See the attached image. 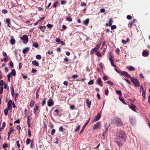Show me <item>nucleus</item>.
Masks as SVG:
<instances>
[{
  "instance_id": "ea45409f",
  "label": "nucleus",
  "mask_w": 150,
  "mask_h": 150,
  "mask_svg": "<svg viewBox=\"0 0 150 150\" xmlns=\"http://www.w3.org/2000/svg\"><path fill=\"white\" fill-rule=\"evenodd\" d=\"M53 25L51 24H48L46 25V26L48 28H51L53 27Z\"/></svg>"
},
{
  "instance_id": "79ce46f5",
  "label": "nucleus",
  "mask_w": 150,
  "mask_h": 150,
  "mask_svg": "<svg viewBox=\"0 0 150 150\" xmlns=\"http://www.w3.org/2000/svg\"><path fill=\"white\" fill-rule=\"evenodd\" d=\"M4 84V81L3 80H1L0 81V86H2Z\"/></svg>"
},
{
  "instance_id": "f03ea898",
  "label": "nucleus",
  "mask_w": 150,
  "mask_h": 150,
  "mask_svg": "<svg viewBox=\"0 0 150 150\" xmlns=\"http://www.w3.org/2000/svg\"><path fill=\"white\" fill-rule=\"evenodd\" d=\"M114 122L118 126H121L123 125L121 119L118 117H116L114 118Z\"/></svg>"
},
{
  "instance_id": "6e6d98bb",
  "label": "nucleus",
  "mask_w": 150,
  "mask_h": 150,
  "mask_svg": "<svg viewBox=\"0 0 150 150\" xmlns=\"http://www.w3.org/2000/svg\"><path fill=\"white\" fill-rule=\"evenodd\" d=\"M30 117L29 116H28L27 117V124H29V123H30Z\"/></svg>"
},
{
  "instance_id": "09e8293b",
  "label": "nucleus",
  "mask_w": 150,
  "mask_h": 150,
  "mask_svg": "<svg viewBox=\"0 0 150 150\" xmlns=\"http://www.w3.org/2000/svg\"><path fill=\"white\" fill-rule=\"evenodd\" d=\"M55 130L54 129H52V132H51V134L52 135H53L55 133Z\"/></svg>"
},
{
  "instance_id": "473e14b6",
  "label": "nucleus",
  "mask_w": 150,
  "mask_h": 150,
  "mask_svg": "<svg viewBox=\"0 0 150 150\" xmlns=\"http://www.w3.org/2000/svg\"><path fill=\"white\" fill-rule=\"evenodd\" d=\"M14 129L13 127L11 128L10 129L9 132L8 133V134H10L11 132H13L14 131Z\"/></svg>"
},
{
  "instance_id": "603ef678",
  "label": "nucleus",
  "mask_w": 150,
  "mask_h": 150,
  "mask_svg": "<svg viewBox=\"0 0 150 150\" xmlns=\"http://www.w3.org/2000/svg\"><path fill=\"white\" fill-rule=\"evenodd\" d=\"M105 94L106 96H108V89H106L105 91Z\"/></svg>"
},
{
  "instance_id": "9d476101",
  "label": "nucleus",
  "mask_w": 150,
  "mask_h": 150,
  "mask_svg": "<svg viewBox=\"0 0 150 150\" xmlns=\"http://www.w3.org/2000/svg\"><path fill=\"white\" fill-rule=\"evenodd\" d=\"M16 42L15 40L14 39V37L13 36L11 35V39L10 40V43L11 45L14 44Z\"/></svg>"
},
{
  "instance_id": "774afa93",
  "label": "nucleus",
  "mask_w": 150,
  "mask_h": 150,
  "mask_svg": "<svg viewBox=\"0 0 150 150\" xmlns=\"http://www.w3.org/2000/svg\"><path fill=\"white\" fill-rule=\"evenodd\" d=\"M63 127H62V126L60 127L59 128V131L60 132L62 131L63 130Z\"/></svg>"
},
{
  "instance_id": "393cba45",
  "label": "nucleus",
  "mask_w": 150,
  "mask_h": 150,
  "mask_svg": "<svg viewBox=\"0 0 150 150\" xmlns=\"http://www.w3.org/2000/svg\"><path fill=\"white\" fill-rule=\"evenodd\" d=\"M10 109H8V108H7L5 109L4 110V113L5 115H8V110H9Z\"/></svg>"
},
{
  "instance_id": "8fccbe9b",
  "label": "nucleus",
  "mask_w": 150,
  "mask_h": 150,
  "mask_svg": "<svg viewBox=\"0 0 150 150\" xmlns=\"http://www.w3.org/2000/svg\"><path fill=\"white\" fill-rule=\"evenodd\" d=\"M78 76V75H77V74H74L72 76V78L73 79H75L77 78Z\"/></svg>"
},
{
  "instance_id": "ddd939ff",
  "label": "nucleus",
  "mask_w": 150,
  "mask_h": 150,
  "mask_svg": "<svg viewBox=\"0 0 150 150\" xmlns=\"http://www.w3.org/2000/svg\"><path fill=\"white\" fill-rule=\"evenodd\" d=\"M96 82L98 83V84L99 85L101 86H103L102 82L100 78H99L98 79H97L96 80Z\"/></svg>"
},
{
  "instance_id": "f704fd0d",
  "label": "nucleus",
  "mask_w": 150,
  "mask_h": 150,
  "mask_svg": "<svg viewBox=\"0 0 150 150\" xmlns=\"http://www.w3.org/2000/svg\"><path fill=\"white\" fill-rule=\"evenodd\" d=\"M30 103V107H32L35 104L34 102L32 100L31 101Z\"/></svg>"
},
{
  "instance_id": "37998d69",
  "label": "nucleus",
  "mask_w": 150,
  "mask_h": 150,
  "mask_svg": "<svg viewBox=\"0 0 150 150\" xmlns=\"http://www.w3.org/2000/svg\"><path fill=\"white\" fill-rule=\"evenodd\" d=\"M86 3L83 2H81V5L82 6H86Z\"/></svg>"
},
{
  "instance_id": "6e6552de",
  "label": "nucleus",
  "mask_w": 150,
  "mask_h": 150,
  "mask_svg": "<svg viewBox=\"0 0 150 150\" xmlns=\"http://www.w3.org/2000/svg\"><path fill=\"white\" fill-rule=\"evenodd\" d=\"M101 122H98L97 123L95 124L93 127L94 129H97L99 128L100 126Z\"/></svg>"
},
{
  "instance_id": "f8f14e48",
  "label": "nucleus",
  "mask_w": 150,
  "mask_h": 150,
  "mask_svg": "<svg viewBox=\"0 0 150 150\" xmlns=\"http://www.w3.org/2000/svg\"><path fill=\"white\" fill-rule=\"evenodd\" d=\"M129 107L134 111H136V106L133 104H131V105H129Z\"/></svg>"
},
{
  "instance_id": "a18cd8bd",
  "label": "nucleus",
  "mask_w": 150,
  "mask_h": 150,
  "mask_svg": "<svg viewBox=\"0 0 150 150\" xmlns=\"http://www.w3.org/2000/svg\"><path fill=\"white\" fill-rule=\"evenodd\" d=\"M3 86H1L0 90V94H1L3 92Z\"/></svg>"
},
{
  "instance_id": "a211bd4d",
  "label": "nucleus",
  "mask_w": 150,
  "mask_h": 150,
  "mask_svg": "<svg viewBox=\"0 0 150 150\" xmlns=\"http://www.w3.org/2000/svg\"><path fill=\"white\" fill-rule=\"evenodd\" d=\"M109 59L111 65L115 67H116V66L113 63V59L111 58H110Z\"/></svg>"
},
{
  "instance_id": "7c9ffc66",
  "label": "nucleus",
  "mask_w": 150,
  "mask_h": 150,
  "mask_svg": "<svg viewBox=\"0 0 150 150\" xmlns=\"http://www.w3.org/2000/svg\"><path fill=\"white\" fill-rule=\"evenodd\" d=\"M106 83L110 85H111L112 86H113L114 85V84L111 81H108L106 82Z\"/></svg>"
},
{
  "instance_id": "f3484780",
  "label": "nucleus",
  "mask_w": 150,
  "mask_h": 150,
  "mask_svg": "<svg viewBox=\"0 0 150 150\" xmlns=\"http://www.w3.org/2000/svg\"><path fill=\"white\" fill-rule=\"evenodd\" d=\"M12 103V101L11 100H10L7 103V108L8 109H10L11 105Z\"/></svg>"
},
{
  "instance_id": "5fc2aeb1",
  "label": "nucleus",
  "mask_w": 150,
  "mask_h": 150,
  "mask_svg": "<svg viewBox=\"0 0 150 150\" xmlns=\"http://www.w3.org/2000/svg\"><path fill=\"white\" fill-rule=\"evenodd\" d=\"M14 89L13 88L12 89V90H11V95L13 96V95H14Z\"/></svg>"
},
{
  "instance_id": "72a5a7b5",
  "label": "nucleus",
  "mask_w": 150,
  "mask_h": 150,
  "mask_svg": "<svg viewBox=\"0 0 150 150\" xmlns=\"http://www.w3.org/2000/svg\"><path fill=\"white\" fill-rule=\"evenodd\" d=\"M67 20L68 21L71 22L72 21V19L70 17H67Z\"/></svg>"
},
{
  "instance_id": "338daca9",
  "label": "nucleus",
  "mask_w": 150,
  "mask_h": 150,
  "mask_svg": "<svg viewBox=\"0 0 150 150\" xmlns=\"http://www.w3.org/2000/svg\"><path fill=\"white\" fill-rule=\"evenodd\" d=\"M10 66L12 67H13V62H11L9 64Z\"/></svg>"
},
{
  "instance_id": "4468645a",
  "label": "nucleus",
  "mask_w": 150,
  "mask_h": 150,
  "mask_svg": "<svg viewBox=\"0 0 150 150\" xmlns=\"http://www.w3.org/2000/svg\"><path fill=\"white\" fill-rule=\"evenodd\" d=\"M86 102L88 107L89 108H90L91 104V101H89V99H87L86 100Z\"/></svg>"
},
{
  "instance_id": "412c9836",
  "label": "nucleus",
  "mask_w": 150,
  "mask_h": 150,
  "mask_svg": "<svg viewBox=\"0 0 150 150\" xmlns=\"http://www.w3.org/2000/svg\"><path fill=\"white\" fill-rule=\"evenodd\" d=\"M32 63L35 66L38 67L39 66V63L35 60L33 61L32 62Z\"/></svg>"
},
{
  "instance_id": "864d4df0",
  "label": "nucleus",
  "mask_w": 150,
  "mask_h": 150,
  "mask_svg": "<svg viewBox=\"0 0 150 150\" xmlns=\"http://www.w3.org/2000/svg\"><path fill=\"white\" fill-rule=\"evenodd\" d=\"M16 144L18 148H20V144L19 143V141H16Z\"/></svg>"
},
{
  "instance_id": "49530a36",
  "label": "nucleus",
  "mask_w": 150,
  "mask_h": 150,
  "mask_svg": "<svg viewBox=\"0 0 150 150\" xmlns=\"http://www.w3.org/2000/svg\"><path fill=\"white\" fill-rule=\"evenodd\" d=\"M2 12L4 14H6L8 13L6 9H3L2 10Z\"/></svg>"
},
{
  "instance_id": "13d9d810",
  "label": "nucleus",
  "mask_w": 150,
  "mask_h": 150,
  "mask_svg": "<svg viewBox=\"0 0 150 150\" xmlns=\"http://www.w3.org/2000/svg\"><path fill=\"white\" fill-rule=\"evenodd\" d=\"M127 18L128 19L131 20L132 19V17L131 16L128 15L127 16Z\"/></svg>"
},
{
  "instance_id": "b1692460",
  "label": "nucleus",
  "mask_w": 150,
  "mask_h": 150,
  "mask_svg": "<svg viewBox=\"0 0 150 150\" xmlns=\"http://www.w3.org/2000/svg\"><path fill=\"white\" fill-rule=\"evenodd\" d=\"M39 28L43 32L44 31V30L46 28V26L45 25L43 26H39Z\"/></svg>"
},
{
  "instance_id": "c03bdc74",
  "label": "nucleus",
  "mask_w": 150,
  "mask_h": 150,
  "mask_svg": "<svg viewBox=\"0 0 150 150\" xmlns=\"http://www.w3.org/2000/svg\"><path fill=\"white\" fill-rule=\"evenodd\" d=\"M146 95V93L145 91H143L142 96L144 98H145Z\"/></svg>"
},
{
  "instance_id": "20e7f679",
  "label": "nucleus",
  "mask_w": 150,
  "mask_h": 150,
  "mask_svg": "<svg viewBox=\"0 0 150 150\" xmlns=\"http://www.w3.org/2000/svg\"><path fill=\"white\" fill-rule=\"evenodd\" d=\"M104 127L105 129L103 130V139H105V134L107 132L109 128L108 126L107 125V124H105Z\"/></svg>"
},
{
  "instance_id": "dca6fc26",
  "label": "nucleus",
  "mask_w": 150,
  "mask_h": 150,
  "mask_svg": "<svg viewBox=\"0 0 150 150\" xmlns=\"http://www.w3.org/2000/svg\"><path fill=\"white\" fill-rule=\"evenodd\" d=\"M54 103L52 100L50 99L47 102L48 105L49 107H50Z\"/></svg>"
},
{
  "instance_id": "1a4fd4ad",
  "label": "nucleus",
  "mask_w": 150,
  "mask_h": 150,
  "mask_svg": "<svg viewBox=\"0 0 150 150\" xmlns=\"http://www.w3.org/2000/svg\"><path fill=\"white\" fill-rule=\"evenodd\" d=\"M130 120L131 124L132 125H134L136 124V120L133 117H130Z\"/></svg>"
},
{
  "instance_id": "aec40b11",
  "label": "nucleus",
  "mask_w": 150,
  "mask_h": 150,
  "mask_svg": "<svg viewBox=\"0 0 150 150\" xmlns=\"http://www.w3.org/2000/svg\"><path fill=\"white\" fill-rule=\"evenodd\" d=\"M127 68L130 71L135 70V69L132 66H127Z\"/></svg>"
},
{
  "instance_id": "69168bd1",
  "label": "nucleus",
  "mask_w": 150,
  "mask_h": 150,
  "mask_svg": "<svg viewBox=\"0 0 150 150\" xmlns=\"http://www.w3.org/2000/svg\"><path fill=\"white\" fill-rule=\"evenodd\" d=\"M120 52V50L118 48H117L116 50V52L117 54L118 55L119 54V52Z\"/></svg>"
},
{
  "instance_id": "2eb2a0df",
  "label": "nucleus",
  "mask_w": 150,
  "mask_h": 150,
  "mask_svg": "<svg viewBox=\"0 0 150 150\" xmlns=\"http://www.w3.org/2000/svg\"><path fill=\"white\" fill-rule=\"evenodd\" d=\"M8 75H10L11 76L12 75L13 76H15L16 75V72L15 69H13L12 70L11 72H10Z\"/></svg>"
},
{
  "instance_id": "de8ad7c7",
  "label": "nucleus",
  "mask_w": 150,
  "mask_h": 150,
  "mask_svg": "<svg viewBox=\"0 0 150 150\" xmlns=\"http://www.w3.org/2000/svg\"><path fill=\"white\" fill-rule=\"evenodd\" d=\"M96 55L98 57H100L101 56V55L100 53L98 51L96 52Z\"/></svg>"
},
{
  "instance_id": "0e129e2a",
  "label": "nucleus",
  "mask_w": 150,
  "mask_h": 150,
  "mask_svg": "<svg viewBox=\"0 0 150 150\" xmlns=\"http://www.w3.org/2000/svg\"><path fill=\"white\" fill-rule=\"evenodd\" d=\"M39 109V106L38 105H36L35 106L34 109L37 110H38Z\"/></svg>"
},
{
  "instance_id": "c756f323",
  "label": "nucleus",
  "mask_w": 150,
  "mask_h": 150,
  "mask_svg": "<svg viewBox=\"0 0 150 150\" xmlns=\"http://www.w3.org/2000/svg\"><path fill=\"white\" fill-rule=\"evenodd\" d=\"M30 142H31L30 139L29 138H27L26 141V144L27 145H28L30 143Z\"/></svg>"
},
{
  "instance_id": "c85d7f7f",
  "label": "nucleus",
  "mask_w": 150,
  "mask_h": 150,
  "mask_svg": "<svg viewBox=\"0 0 150 150\" xmlns=\"http://www.w3.org/2000/svg\"><path fill=\"white\" fill-rule=\"evenodd\" d=\"M113 20H112V18H110V20H109L108 22L109 23V26H111L112 25V22H113Z\"/></svg>"
},
{
  "instance_id": "bb28decb",
  "label": "nucleus",
  "mask_w": 150,
  "mask_h": 150,
  "mask_svg": "<svg viewBox=\"0 0 150 150\" xmlns=\"http://www.w3.org/2000/svg\"><path fill=\"white\" fill-rule=\"evenodd\" d=\"M33 47H35V48H37L39 46L37 42H34L32 45Z\"/></svg>"
},
{
  "instance_id": "c9c22d12",
  "label": "nucleus",
  "mask_w": 150,
  "mask_h": 150,
  "mask_svg": "<svg viewBox=\"0 0 150 150\" xmlns=\"http://www.w3.org/2000/svg\"><path fill=\"white\" fill-rule=\"evenodd\" d=\"M97 50V49L96 47L92 49L91 51V53H93L95 52Z\"/></svg>"
},
{
  "instance_id": "2f4dec72",
  "label": "nucleus",
  "mask_w": 150,
  "mask_h": 150,
  "mask_svg": "<svg viewBox=\"0 0 150 150\" xmlns=\"http://www.w3.org/2000/svg\"><path fill=\"white\" fill-rule=\"evenodd\" d=\"M119 99L121 101V102H122L124 104H126V103L125 102L123 98H122L121 97H119Z\"/></svg>"
},
{
  "instance_id": "58836bf2",
  "label": "nucleus",
  "mask_w": 150,
  "mask_h": 150,
  "mask_svg": "<svg viewBox=\"0 0 150 150\" xmlns=\"http://www.w3.org/2000/svg\"><path fill=\"white\" fill-rule=\"evenodd\" d=\"M116 93L117 94L121 96L122 95L121 91H116Z\"/></svg>"
},
{
  "instance_id": "f257e3e1",
  "label": "nucleus",
  "mask_w": 150,
  "mask_h": 150,
  "mask_svg": "<svg viewBox=\"0 0 150 150\" xmlns=\"http://www.w3.org/2000/svg\"><path fill=\"white\" fill-rule=\"evenodd\" d=\"M117 135L120 139V141H122L125 139V134L122 130H119L117 131Z\"/></svg>"
},
{
  "instance_id": "9b49d317",
  "label": "nucleus",
  "mask_w": 150,
  "mask_h": 150,
  "mask_svg": "<svg viewBox=\"0 0 150 150\" xmlns=\"http://www.w3.org/2000/svg\"><path fill=\"white\" fill-rule=\"evenodd\" d=\"M90 120V118L87 121V122L85 123V124L83 125L82 128V129L80 132V134L81 133L83 130L84 129L86 126L88 124Z\"/></svg>"
},
{
  "instance_id": "7ed1b4c3",
  "label": "nucleus",
  "mask_w": 150,
  "mask_h": 150,
  "mask_svg": "<svg viewBox=\"0 0 150 150\" xmlns=\"http://www.w3.org/2000/svg\"><path fill=\"white\" fill-rule=\"evenodd\" d=\"M130 80L135 87H139L140 86V83L137 79L132 78Z\"/></svg>"
},
{
  "instance_id": "e2e57ef3",
  "label": "nucleus",
  "mask_w": 150,
  "mask_h": 150,
  "mask_svg": "<svg viewBox=\"0 0 150 150\" xmlns=\"http://www.w3.org/2000/svg\"><path fill=\"white\" fill-rule=\"evenodd\" d=\"M28 134L29 135V137H30L31 136V131L29 129H28Z\"/></svg>"
},
{
  "instance_id": "680f3d73",
  "label": "nucleus",
  "mask_w": 150,
  "mask_h": 150,
  "mask_svg": "<svg viewBox=\"0 0 150 150\" xmlns=\"http://www.w3.org/2000/svg\"><path fill=\"white\" fill-rule=\"evenodd\" d=\"M21 129V127L20 126H17L16 129L17 130H18L19 131V132H20Z\"/></svg>"
},
{
  "instance_id": "4d7b16f0",
  "label": "nucleus",
  "mask_w": 150,
  "mask_h": 150,
  "mask_svg": "<svg viewBox=\"0 0 150 150\" xmlns=\"http://www.w3.org/2000/svg\"><path fill=\"white\" fill-rule=\"evenodd\" d=\"M108 79V77L106 75L104 76L103 77V79L104 80H107Z\"/></svg>"
},
{
  "instance_id": "6ab92c4d",
  "label": "nucleus",
  "mask_w": 150,
  "mask_h": 150,
  "mask_svg": "<svg viewBox=\"0 0 150 150\" xmlns=\"http://www.w3.org/2000/svg\"><path fill=\"white\" fill-rule=\"evenodd\" d=\"M29 50V49L28 47H26L24 48L22 50V52L23 54H25Z\"/></svg>"
},
{
  "instance_id": "a19ab883",
  "label": "nucleus",
  "mask_w": 150,
  "mask_h": 150,
  "mask_svg": "<svg viewBox=\"0 0 150 150\" xmlns=\"http://www.w3.org/2000/svg\"><path fill=\"white\" fill-rule=\"evenodd\" d=\"M111 26V28L112 30L115 29L116 28V26L115 25H113Z\"/></svg>"
},
{
  "instance_id": "a878e982",
  "label": "nucleus",
  "mask_w": 150,
  "mask_h": 150,
  "mask_svg": "<svg viewBox=\"0 0 150 150\" xmlns=\"http://www.w3.org/2000/svg\"><path fill=\"white\" fill-rule=\"evenodd\" d=\"M6 22L8 24V26L10 27V26L9 25L10 24H11V23H10V20L9 19V18H8V19H7L6 20Z\"/></svg>"
},
{
  "instance_id": "052dcab7",
  "label": "nucleus",
  "mask_w": 150,
  "mask_h": 150,
  "mask_svg": "<svg viewBox=\"0 0 150 150\" xmlns=\"http://www.w3.org/2000/svg\"><path fill=\"white\" fill-rule=\"evenodd\" d=\"M55 41L57 42H60V39L59 38H56L55 39Z\"/></svg>"
},
{
  "instance_id": "39448f33",
  "label": "nucleus",
  "mask_w": 150,
  "mask_h": 150,
  "mask_svg": "<svg viewBox=\"0 0 150 150\" xmlns=\"http://www.w3.org/2000/svg\"><path fill=\"white\" fill-rule=\"evenodd\" d=\"M100 117L101 115L99 113H98L97 114V116L94 117L93 119L92 120V122H93L95 121H97L99 120L100 119Z\"/></svg>"
},
{
  "instance_id": "cd10ccee",
  "label": "nucleus",
  "mask_w": 150,
  "mask_h": 150,
  "mask_svg": "<svg viewBox=\"0 0 150 150\" xmlns=\"http://www.w3.org/2000/svg\"><path fill=\"white\" fill-rule=\"evenodd\" d=\"M94 83V80H91L88 83V84L89 85H91L93 84Z\"/></svg>"
},
{
  "instance_id": "4c0bfd02",
  "label": "nucleus",
  "mask_w": 150,
  "mask_h": 150,
  "mask_svg": "<svg viewBox=\"0 0 150 150\" xmlns=\"http://www.w3.org/2000/svg\"><path fill=\"white\" fill-rule=\"evenodd\" d=\"M36 57L37 59H40L41 58V57L40 55L38 54L36 56Z\"/></svg>"
},
{
  "instance_id": "4be33fe9",
  "label": "nucleus",
  "mask_w": 150,
  "mask_h": 150,
  "mask_svg": "<svg viewBox=\"0 0 150 150\" xmlns=\"http://www.w3.org/2000/svg\"><path fill=\"white\" fill-rule=\"evenodd\" d=\"M89 19L87 18L83 21V23L86 25H87L89 23Z\"/></svg>"
},
{
  "instance_id": "bf43d9fd",
  "label": "nucleus",
  "mask_w": 150,
  "mask_h": 150,
  "mask_svg": "<svg viewBox=\"0 0 150 150\" xmlns=\"http://www.w3.org/2000/svg\"><path fill=\"white\" fill-rule=\"evenodd\" d=\"M124 80L126 81L129 84L131 85V82L128 79H124Z\"/></svg>"
},
{
  "instance_id": "0eeeda50",
  "label": "nucleus",
  "mask_w": 150,
  "mask_h": 150,
  "mask_svg": "<svg viewBox=\"0 0 150 150\" xmlns=\"http://www.w3.org/2000/svg\"><path fill=\"white\" fill-rule=\"evenodd\" d=\"M121 74L122 75H124L128 78H129L131 79L132 77L127 72L125 71H123L121 73Z\"/></svg>"
},
{
  "instance_id": "3c124183",
  "label": "nucleus",
  "mask_w": 150,
  "mask_h": 150,
  "mask_svg": "<svg viewBox=\"0 0 150 150\" xmlns=\"http://www.w3.org/2000/svg\"><path fill=\"white\" fill-rule=\"evenodd\" d=\"M80 126L79 125L78 126L76 127V129L75 130V132H76L77 131H78V130H79L80 128Z\"/></svg>"
},
{
  "instance_id": "5701e85b",
  "label": "nucleus",
  "mask_w": 150,
  "mask_h": 150,
  "mask_svg": "<svg viewBox=\"0 0 150 150\" xmlns=\"http://www.w3.org/2000/svg\"><path fill=\"white\" fill-rule=\"evenodd\" d=\"M149 54V53L148 52L143 51L142 52V55L143 56L145 57L147 56Z\"/></svg>"
},
{
  "instance_id": "e433bc0d",
  "label": "nucleus",
  "mask_w": 150,
  "mask_h": 150,
  "mask_svg": "<svg viewBox=\"0 0 150 150\" xmlns=\"http://www.w3.org/2000/svg\"><path fill=\"white\" fill-rule=\"evenodd\" d=\"M8 147V145L7 143H6L4 144L3 145L2 147L3 149H5Z\"/></svg>"
},
{
  "instance_id": "423d86ee",
  "label": "nucleus",
  "mask_w": 150,
  "mask_h": 150,
  "mask_svg": "<svg viewBox=\"0 0 150 150\" xmlns=\"http://www.w3.org/2000/svg\"><path fill=\"white\" fill-rule=\"evenodd\" d=\"M21 39L22 40H24L25 41L26 43H27L28 42V36L25 35H23L21 37Z\"/></svg>"
}]
</instances>
